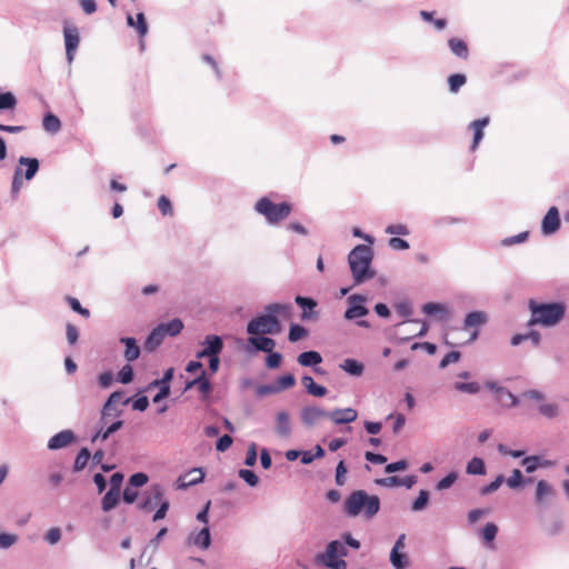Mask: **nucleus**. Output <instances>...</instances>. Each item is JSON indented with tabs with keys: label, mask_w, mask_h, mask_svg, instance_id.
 Returning <instances> with one entry per match:
<instances>
[{
	"label": "nucleus",
	"mask_w": 569,
	"mask_h": 569,
	"mask_svg": "<svg viewBox=\"0 0 569 569\" xmlns=\"http://www.w3.org/2000/svg\"><path fill=\"white\" fill-rule=\"evenodd\" d=\"M528 308L531 317L528 326L553 327L559 323L566 313V306L562 302L541 303L529 300Z\"/></svg>",
	"instance_id": "nucleus-1"
},
{
	"label": "nucleus",
	"mask_w": 569,
	"mask_h": 569,
	"mask_svg": "<svg viewBox=\"0 0 569 569\" xmlns=\"http://www.w3.org/2000/svg\"><path fill=\"white\" fill-rule=\"evenodd\" d=\"M268 313L256 317L248 326L247 331L249 335H278L281 332V326L274 313L289 316L290 306L273 303L267 307Z\"/></svg>",
	"instance_id": "nucleus-2"
},
{
	"label": "nucleus",
	"mask_w": 569,
	"mask_h": 569,
	"mask_svg": "<svg viewBox=\"0 0 569 569\" xmlns=\"http://www.w3.org/2000/svg\"><path fill=\"white\" fill-rule=\"evenodd\" d=\"M349 266L353 276L355 284H360L371 278L375 272L370 269L372 250L366 244H358L348 256Z\"/></svg>",
	"instance_id": "nucleus-3"
},
{
	"label": "nucleus",
	"mask_w": 569,
	"mask_h": 569,
	"mask_svg": "<svg viewBox=\"0 0 569 569\" xmlns=\"http://www.w3.org/2000/svg\"><path fill=\"white\" fill-rule=\"evenodd\" d=\"M379 509V498L368 495L365 490L353 491L345 501V510L351 517L362 512L367 518H372Z\"/></svg>",
	"instance_id": "nucleus-4"
},
{
	"label": "nucleus",
	"mask_w": 569,
	"mask_h": 569,
	"mask_svg": "<svg viewBox=\"0 0 569 569\" xmlns=\"http://www.w3.org/2000/svg\"><path fill=\"white\" fill-rule=\"evenodd\" d=\"M254 208L260 214L264 216L270 223H277L286 219L291 212L290 203H273L267 197H263L260 200H258Z\"/></svg>",
	"instance_id": "nucleus-5"
},
{
	"label": "nucleus",
	"mask_w": 569,
	"mask_h": 569,
	"mask_svg": "<svg viewBox=\"0 0 569 569\" xmlns=\"http://www.w3.org/2000/svg\"><path fill=\"white\" fill-rule=\"evenodd\" d=\"M63 38L66 46V56L69 63H72L74 59V52L80 43L79 30L74 26L66 24L63 28Z\"/></svg>",
	"instance_id": "nucleus-6"
},
{
	"label": "nucleus",
	"mask_w": 569,
	"mask_h": 569,
	"mask_svg": "<svg viewBox=\"0 0 569 569\" xmlns=\"http://www.w3.org/2000/svg\"><path fill=\"white\" fill-rule=\"evenodd\" d=\"M366 300V297L361 295L350 296L347 299L349 307L345 312V318L347 320H353L367 316L369 310L363 306Z\"/></svg>",
	"instance_id": "nucleus-7"
},
{
	"label": "nucleus",
	"mask_w": 569,
	"mask_h": 569,
	"mask_svg": "<svg viewBox=\"0 0 569 569\" xmlns=\"http://www.w3.org/2000/svg\"><path fill=\"white\" fill-rule=\"evenodd\" d=\"M488 389L495 391L496 400L506 408L518 406L519 399L511 391L503 387H499L496 382L488 381L485 385Z\"/></svg>",
	"instance_id": "nucleus-8"
},
{
	"label": "nucleus",
	"mask_w": 569,
	"mask_h": 569,
	"mask_svg": "<svg viewBox=\"0 0 569 569\" xmlns=\"http://www.w3.org/2000/svg\"><path fill=\"white\" fill-rule=\"evenodd\" d=\"M201 346L202 349L197 353L198 359L219 356L223 349V341L219 336L209 335L204 338Z\"/></svg>",
	"instance_id": "nucleus-9"
},
{
	"label": "nucleus",
	"mask_w": 569,
	"mask_h": 569,
	"mask_svg": "<svg viewBox=\"0 0 569 569\" xmlns=\"http://www.w3.org/2000/svg\"><path fill=\"white\" fill-rule=\"evenodd\" d=\"M300 418L305 426L313 427L322 419H328V411L316 406H307L301 409Z\"/></svg>",
	"instance_id": "nucleus-10"
},
{
	"label": "nucleus",
	"mask_w": 569,
	"mask_h": 569,
	"mask_svg": "<svg viewBox=\"0 0 569 569\" xmlns=\"http://www.w3.org/2000/svg\"><path fill=\"white\" fill-rule=\"evenodd\" d=\"M357 418L358 412L353 408L335 409L332 411H328V419L336 425L350 423L357 420Z\"/></svg>",
	"instance_id": "nucleus-11"
},
{
	"label": "nucleus",
	"mask_w": 569,
	"mask_h": 569,
	"mask_svg": "<svg viewBox=\"0 0 569 569\" xmlns=\"http://www.w3.org/2000/svg\"><path fill=\"white\" fill-rule=\"evenodd\" d=\"M560 227L559 211L556 207H551L542 219L541 229L545 234L556 232Z\"/></svg>",
	"instance_id": "nucleus-12"
},
{
	"label": "nucleus",
	"mask_w": 569,
	"mask_h": 569,
	"mask_svg": "<svg viewBox=\"0 0 569 569\" xmlns=\"http://www.w3.org/2000/svg\"><path fill=\"white\" fill-rule=\"evenodd\" d=\"M74 441V435L71 430H63L50 438L48 448L57 450L64 448Z\"/></svg>",
	"instance_id": "nucleus-13"
},
{
	"label": "nucleus",
	"mask_w": 569,
	"mask_h": 569,
	"mask_svg": "<svg viewBox=\"0 0 569 569\" xmlns=\"http://www.w3.org/2000/svg\"><path fill=\"white\" fill-rule=\"evenodd\" d=\"M23 168H26L24 178H33L39 169V161L36 158L21 157L19 159V167L16 170L14 178L22 174Z\"/></svg>",
	"instance_id": "nucleus-14"
},
{
	"label": "nucleus",
	"mask_w": 569,
	"mask_h": 569,
	"mask_svg": "<svg viewBox=\"0 0 569 569\" xmlns=\"http://www.w3.org/2000/svg\"><path fill=\"white\" fill-rule=\"evenodd\" d=\"M347 556V548L338 540L329 542L323 553L318 555L317 559L330 560L331 558H341Z\"/></svg>",
	"instance_id": "nucleus-15"
},
{
	"label": "nucleus",
	"mask_w": 569,
	"mask_h": 569,
	"mask_svg": "<svg viewBox=\"0 0 569 569\" xmlns=\"http://www.w3.org/2000/svg\"><path fill=\"white\" fill-rule=\"evenodd\" d=\"M555 496V490L546 480H540L537 483L535 500L538 506L546 503Z\"/></svg>",
	"instance_id": "nucleus-16"
},
{
	"label": "nucleus",
	"mask_w": 569,
	"mask_h": 569,
	"mask_svg": "<svg viewBox=\"0 0 569 569\" xmlns=\"http://www.w3.org/2000/svg\"><path fill=\"white\" fill-rule=\"evenodd\" d=\"M489 123V118L485 117L477 119L469 124V128L473 131V141L471 149L475 150L483 138V129Z\"/></svg>",
	"instance_id": "nucleus-17"
},
{
	"label": "nucleus",
	"mask_w": 569,
	"mask_h": 569,
	"mask_svg": "<svg viewBox=\"0 0 569 569\" xmlns=\"http://www.w3.org/2000/svg\"><path fill=\"white\" fill-rule=\"evenodd\" d=\"M192 387H197L198 391L203 396L207 397L211 391V383L209 379L206 377V371L201 370L198 378L193 379L192 381H189L186 386V389H190Z\"/></svg>",
	"instance_id": "nucleus-18"
},
{
	"label": "nucleus",
	"mask_w": 569,
	"mask_h": 569,
	"mask_svg": "<svg viewBox=\"0 0 569 569\" xmlns=\"http://www.w3.org/2000/svg\"><path fill=\"white\" fill-rule=\"evenodd\" d=\"M164 332L162 327L154 328L144 341V349L148 351L156 350L164 339Z\"/></svg>",
	"instance_id": "nucleus-19"
},
{
	"label": "nucleus",
	"mask_w": 569,
	"mask_h": 569,
	"mask_svg": "<svg viewBox=\"0 0 569 569\" xmlns=\"http://www.w3.org/2000/svg\"><path fill=\"white\" fill-rule=\"evenodd\" d=\"M120 341L126 345L124 358L127 361L131 362L139 358L140 348L137 345V340L134 338L126 337L121 338Z\"/></svg>",
	"instance_id": "nucleus-20"
},
{
	"label": "nucleus",
	"mask_w": 569,
	"mask_h": 569,
	"mask_svg": "<svg viewBox=\"0 0 569 569\" xmlns=\"http://www.w3.org/2000/svg\"><path fill=\"white\" fill-rule=\"evenodd\" d=\"M276 431L281 437L290 435V419L286 411H280L276 417Z\"/></svg>",
	"instance_id": "nucleus-21"
},
{
	"label": "nucleus",
	"mask_w": 569,
	"mask_h": 569,
	"mask_svg": "<svg viewBox=\"0 0 569 569\" xmlns=\"http://www.w3.org/2000/svg\"><path fill=\"white\" fill-rule=\"evenodd\" d=\"M487 322V315L482 311H473L467 315L463 328L470 329V328H478Z\"/></svg>",
	"instance_id": "nucleus-22"
},
{
	"label": "nucleus",
	"mask_w": 569,
	"mask_h": 569,
	"mask_svg": "<svg viewBox=\"0 0 569 569\" xmlns=\"http://www.w3.org/2000/svg\"><path fill=\"white\" fill-rule=\"evenodd\" d=\"M301 382L306 390L308 391V393H310L311 396L325 397L327 395V389L320 385H317L312 377L310 376L302 377Z\"/></svg>",
	"instance_id": "nucleus-23"
},
{
	"label": "nucleus",
	"mask_w": 569,
	"mask_h": 569,
	"mask_svg": "<svg viewBox=\"0 0 569 569\" xmlns=\"http://www.w3.org/2000/svg\"><path fill=\"white\" fill-rule=\"evenodd\" d=\"M298 363L302 367L317 366L322 361L318 351H305L298 356Z\"/></svg>",
	"instance_id": "nucleus-24"
},
{
	"label": "nucleus",
	"mask_w": 569,
	"mask_h": 569,
	"mask_svg": "<svg viewBox=\"0 0 569 569\" xmlns=\"http://www.w3.org/2000/svg\"><path fill=\"white\" fill-rule=\"evenodd\" d=\"M248 341L258 350L271 352L276 347V341L268 337H250Z\"/></svg>",
	"instance_id": "nucleus-25"
},
{
	"label": "nucleus",
	"mask_w": 569,
	"mask_h": 569,
	"mask_svg": "<svg viewBox=\"0 0 569 569\" xmlns=\"http://www.w3.org/2000/svg\"><path fill=\"white\" fill-rule=\"evenodd\" d=\"M448 46L455 56L462 59H466L468 57V47L463 40L458 38H451L448 41Z\"/></svg>",
	"instance_id": "nucleus-26"
},
{
	"label": "nucleus",
	"mask_w": 569,
	"mask_h": 569,
	"mask_svg": "<svg viewBox=\"0 0 569 569\" xmlns=\"http://www.w3.org/2000/svg\"><path fill=\"white\" fill-rule=\"evenodd\" d=\"M120 500V492L109 490L101 500V508L104 512H108L116 508Z\"/></svg>",
	"instance_id": "nucleus-27"
},
{
	"label": "nucleus",
	"mask_w": 569,
	"mask_h": 569,
	"mask_svg": "<svg viewBox=\"0 0 569 569\" xmlns=\"http://www.w3.org/2000/svg\"><path fill=\"white\" fill-rule=\"evenodd\" d=\"M390 562L395 569H406L409 566V558L405 552L391 550Z\"/></svg>",
	"instance_id": "nucleus-28"
},
{
	"label": "nucleus",
	"mask_w": 569,
	"mask_h": 569,
	"mask_svg": "<svg viewBox=\"0 0 569 569\" xmlns=\"http://www.w3.org/2000/svg\"><path fill=\"white\" fill-rule=\"evenodd\" d=\"M340 368L351 376H361L363 372V365L355 359H346L340 365Z\"/></svg>",
	"instance_id": "nucleus-29"
},
{
	"label": "nucleus",
	"mask_w": 569,
	"mask_h": 569,
	"mask_svg": "<svg viewBox=\"0 0 569 569\" xmlns=\"http://www.w3.org/2000/svg\"><path fill=\"white\" fill-rule=\"evenodd\" d=\"M296 303L303 309V313H302L303 319L312 318V313L308 312V310L311 311L313 308L317 307L316 300H313L311 298L297 296Z\"/></svg>",
	"instance_id": "nucleus-30"
},
{
	"label": "nucleus",
	"mask_w": 569,
	"mask_h": 569,
	"mask_svg": "<svg viewBox=\"0 0 569 569\" xmlns=\"http://www.w3.org/2000/svg\"><path fill=\"white\" fill-rule=\"evenodd\" d=\"M159 327L163 328L164 336L169 335L174 337L179 335L183 329V323L180 319L176 318L169 321L168 323H161Z\"/></svg>",
	"instance_id": "nucleus-31"
},
{
	"label": "nucleus",
	"mask_w": 569,
	"mask_h": 569,
	"mask_svg": "<svg viewBox=\"0 0 569 569\" xmlns=\"http://www.w3.org/2000/svg\"><path fill=\"white\" fill-rule=\"evenodd\" d=\"M150 492L152 495V498L146 499V501L140 505V508H147L152 502H154V503L160 502L161 503L162 501H166L163 499V490H162L160 485H152L151 488H150Z\"/></svg>",
	"instance_id": "nucleus-32"
},
{
	"label": "nucleus",
	"mask_w": 569,
	"mask_h": 569,
	"mask_svg": "<svg viewBox=\"0 0 569 569\" xmlns=\"http://www.w3.org/2000/svg\"><path fill=\"white\" fill-rule=\"evenodd\" d=\"M467 473L469 475H485L486 473V467L485 462L480 458H472L466 468Z\"/></svg>",
	"instance_id": "nucleus-33"
},
{
	"label": "nucleus",
	"mask_w": 569,
	"mask_h": 569,
	"mask_svg": "<svg viewBox=\"0 0 569 569\" xmlns=\"http://www.w3.org/2000/svg\"><path fill=\"white\" fill-rule=\"evenodd\" d=\"M43 128L51 133H56L61 128V122L58 117L52 113H48L43 118Z\"/></svg>",
	"instance_id": "nucleus-34"
},
{
	"label": "nucleus",
	"mask_w": 569,
	"mask_h": 569,
	"mask_svg": "<svg viewBox=\"0 0 569 569\" xmlns=\"http://www.w3.org/2000/svg\"><path fill=\"white\" fill-rule=\"evenodd\" d=\"M278 392H281L283 390L290 389L296 385V378L293 375L288 373L284 376L279 377L274 382Z\"/></svg>",
	"instance_id": "nucleus-35"
},
{
	"label": "nucleus",
	"mask_w": 569,
	"mask_h": 569,
	"mask_svg": "<svg viewBox=\"0 0 569 569\" xmlns=\"http://www.w3.org/2000/svg\"><path fill=\"white\" fill-rule=\"evenodd\" d=\"M455 389L469 395H475L480 391V385L478 382H460L457 381L453 385Z\"/></svg>",
	"instance_id": "nucleus-36"
},
{
	"label": "nucleus",
	"mask_w": 569,
	"mask_h": 569,
	"mask_svg": "<svg viewBox=\"0 0 569 569\" xmlns=\"http://www.w3.org/2000/svg\"><path fill=\"white\" fill-rule=\"evenodd\" d=\"M90 451L87 448H82L76 457L73 469L80 471L86 468L90 459Z\"/></svg>",
	"instance_id": "nucleus-37"
},
{
	"label": "nucleus",
	"mask_w": 569,
	"mask_h": 569,
	"mask_svg": "<svg viewBox=\"0 0 569 569\" xmlns=\"http://www.w3.org/2000/svg\"><path fill=\"white\" fill-rule=\"evenodd\" d=\"M210 532L209 528L204 527L202 528L198 535L193 538V543L196 546H199L203 549H207L210 546Z\"/></svg>",
	"instance_id": "nucleus-38"
},
{
	"label": "nucleus",
	"mask_w": 569,
	"mask_h": 569,
	"mask_svg": "<svg viewBox=\"0 0 569 569\" xmlns=\"http://www.w3.org/2000/svg\"><path fill=\"white\" fill-rule=\"evenodd\" d=\"M307 335H308V331L302 326H300V325H291L290 329H289L288 339L291 342H296L298 340H301V339L306 338Z\"/></svg>",
	"instance_id": "nucleus-39"
},
{
	"label": "nucleus",
	"mask_w": 569,
	"mask_h": 569,
	"mask_svg": "<svg viewBox=\"0 0 569 569\" xmlns=\"http://www.w3.org/2000/svg\"><path fill=\"white\" fill-rule=\"evenodd\" d=\"M466 76L461 73L451 74L448 78V83L451 92H458V90L466 83Z\"/></svg>",
	"instance_id": "nucleus-40"
},
{
	"label": "nucleus",
	"mask_w": 569,
	"mask_h": 569,
	"mask_svg": "<svg viewBox=\"0 0 569 569\" xmlns=\"http://www.w3.org/2000/svg\"><path fill=\"white\" fill-rule=\"evenodd\" d=\"M122 398H123V395L119 391H114L110 395V397L102 410V419H106V417L108 416V412L111 409V406L113 403L122 402ZM127 402H128V400L123 401V403H127Z\"/></svg>",
	"instance_id": "nucleus-41"
},
{
	"label": "nucleus",
	"mask_w": 569,
	"mask_h": 569,
	"mask_svg": "<svg viewBox=\"0 0 569 569\" xmlns=\"http://www.w3.org/2000/svg\"><path fill=\"white\" fill-rule=\"evenodd\" d=\"M66 300H67L68 305L70 306V308H71L74 312L79 313L80 316H82V317H84V318H89V317H90V311H89L87 308H83V307L80 305V302H79V300H78L77 298H73V297L68 296V297L66 298Z\"/></svg>",
	"instance_id": "nucleus-42"
},
{
	"label": "nucleus",
	"mask_w": 569,
	"mask_h": 569,
	"mask_svg": "<svg viewBox=\"0 0 569 569\" xmlns=\"http://www.w3.org/2000/svg\"><path fill=\"white\" fill-rule=\"evenodd\" d=\"M503 480H505V479H503V476H501V475H500V476H498V477H497L493 481H491L488 486L482 487V488L480 489V493H481L482 496H487V495H489V493H492V492L497 491V490L500 488V486L502 485Z\"/></svg>",
	"instance_id": "nucleus-43"
},
{
	"label": "nucleus",
	"mask_w": 569,
	"mask_h": 569,
	"mask_svg": "<svg viewBox=\"0 0 569 569\" xmlns=\"http://www.w3.org/2000/svg\"><path fill=\"white\" fill-rule=\"evenodd\" d=\"M458 475L456 472L448 473L445 478H442L436 486V489L441 491L450 488L457 480Z\"/></svg>",
	"instance_id": "nucleus-44"
},
{
	"label": "nucleus",
	"mask_w": 569,
	"mask_h": 569,
	"mask_svg": "<svg viewBox=\"0 0 569 569\" xmlns=\"http://www.w3.org/2000/svg\"><path fill=\"white\" fill-rule=\"evenodd\" d=\"M318 562L325 565L326 567L330 569H346L347 562L343 559L340 558H331L330 560L326 559H317Z\"/></svg>",
	"instance_id": "nucleus-45"
},
{
	"label": "nucleus",
	"mask_w": 569,
	"mask_h": 569,
	"mask_svg": "<svg viewBox=\"0 0 569 569\" xmlns=\"http://www.w3.org/2000/svg\"><path fill=\"white\" fill-rule=\"evenodd\" d=\"M539 412L547 418H555L558 416L559 409L556 403H543L539 407Z\"/></svg>",
	"instance_id": "nucleus-46"
},
{
	"label": "nucleus",
	"mask_w": 569,
	"mask_h": 569,
	"mask_svg": "<svg viewBox=\"0 0 569 569\" xmlns=\"http://www.w3.org/2000/svg\"><path fill=\"white\" fill-rule=\"evenodd\" d=\"M428 500H429V492L426 490H421L419 492V496L412 503V510H415V511L422 510L427 506Z\"/></svg>",
	"instance_id": "nucleus-47"
},
{
	"label": "nucleus",
	"mask_w": 569,
	"mask_h": 569,
	"mask_svg": "<svg viewBox=\"0 0 569 569\" xmlns=\"http://www.w3.org/2000/svg\"><path fill=\"white\" fill-rule=\"evenodd\" d=\"M497 531H498L497 526L492 522H488L482 529V538L487 542H492L496 538Z\"/></svg>",
	"instance_id": "nucleus-48"
},
{
	"label": "nucleus",
	"mask_w": 569,
	"mask_h": 569,
	"mask_svg": "<svg viewBox=\"0 0 569 569\" xmlns=\"http://www.w3.org/2000/svg\"><path fill=\"white\" fill-rule=\"evenodd\" d=\"M239 477L243 479L249 486L254 487L257 486L259 479L257 475L249 470V469H240L239 470Z\"/></svg>",
	"instance_id": "nucleus-49"
},
{
	"label": "nucleus",
	"mask_w": 569,
	"mask_h": 569,
	"mask_svg": "<svg viewBox=\"0 0 569 569\" xmlns=\"http://www.w3.org/2000/svg\"><path fill=\"white\" fill-rule=\"evenodd\" d=\"M118 379L122 383H129L133 379V370L130 365H126L121 368V370L118 373Z\"/></svg>",
	"instance_id": "nucleus-50"
},
{
	"label": "nucleus",
	"mask_w": 569,
	"mask_h": 569,
	"mask_svg": "<svg viewBox=\"0 0 569 569\" xmlns=\"http://www.w3.org/2000/svg\"><path fill=\"white\" fill-rule=\"evenodd\" d=\"M268 357L266 358V366L270 369H276L280 366L282 356L279 352H268Z\"/></svg>",
	"instance_id": "nucleus-51"
},
{
	"label": "nucleus",
	"mask_w": 569,
	"mask_h": 569,
	"mask_svg": "<svg viewBox=\"0 0 569 569\" xmlns=\"http://www.w3.org/2000/svg\"><path fill=\"white\" fill-rule=\"evenodd\" d=\"M522 473L519 469H515L512 475L506 480L507 486L515 489L522 483Z\"/></svg>",
	"instance_id": "nucleus-52"
},
{
	"label": "nucleus",
	"mask_w": 569,
	"mask_h": 569,
	"mask_svg": "<svg viewBox=\"0 0 569 569\" xmlns=\"http://www.w3.org/2000/svg\"><path fill=\"white\" fill-rule=\"evenodd\" d=\"M148 476L143 472H137V473H133L130 478H129V485L132 486V487H142L144 486L147 482H148Z\"/></svg>",
	"instance_id": "nucleus-53"
},
{
	"label": "nucleus",
	"mask_w": 569,
	"mask_h": 569,
	"mask_svg": "<svg viewBox=\"0 0 569 569\" xmlns=\"http://www.w3.org/2000/svg\"><path fill=\"white\" fill-rule=\"evenodd\" d=\"M158 208L163 216L172 214V206L170 200L166 196H161L158 199Z\"/></svg>",
	"instance_id": "nucleus-54"
},
{
	"label": "nucleus",
	"mask_w": 569,
	"mask_h": 569,
	"mask_svg": "<svg viewBox=\"0 0 569 569\" xmlns=\"http://www.w3.org/2000/svg\"><path fill=\"white\" fill-rule=\"evenodd\" d=\"M136 28L141 38L148 33V24L142 12L137 14Z\"/></svg>",
	"instance_id": "nucleus-55"
},
{
	"label": "nucleus",
	"mask_w": 569,
	"mask_h": 569,
	"mask_svg": "<svg viewBox=\"0 0 569 569\" xmlns=\"http://www.w3.org/2000/svg\"><path fill=\"white\" fill-rule=\"evenodd\" d=\"M256 393L258 397H264L268 395H274V393H279V392H278L276 385L271 383V385L258 386L256 389Z\"/></svg>",
	"instance_id": "nucleus-56"
},
{
	"label": "nucleus",
	"mask_w": 569,
	"mask_h": 569,
	"mask_svg": "<svg viewBox=\"0 0 569 569\" xmlns=\"http://www.w3.org/2000/svg\"><path fill=\"white\" fill-rule=\"evenodd\" d=\"M347 468L343 461H340L336 469V482L338 486H343L346 482Z\"/></svg>",
	"instance_id": "nucleus-57"
},
{
	"label": "nucleus",
	"mask_w": 569,
	"mask_h": 569,
	"mask_svg": "<svg viewBox=\"0 0 569 569\" xmlns=\"http://www.w3.org/2000/svg\"><path fill=\"white\" fill-rule=\"evenodd\" d=\"M422 311L426 315L432 316V315H436L438 312H443L445 311V307L442 305H440V303L428 302V303L423 305Z\"/></svg>",
	"instance_id": "nucleus-58"
},
{
	"label": "nucleus",
	"mask_w": 569,
	"mask_h": 569,
	"mask_svg": "<svg viewBox=\"0 0 569 569\" xmlns=\"http://www.w3.org/2000/svg\"><path fill=\"white\" fill-rule=\"evenodd\" d=\"M460 359V352L459 351H450L448 352L442 360L440 361L439 367L446 368L450 363H455Z\"/></svg>",
	"instance_id": "nucleus-59"
},
{
	"label": "nucleus",
	"mask_w": 569,
	"mask_h": 569,
	"mask_svg": "<svg viewBox=\"0 0 569 569\" xmlns=\"http://www.w3.org/2000/svg\"><path fill=\"white\" fill-rule=\"evenodd\" d=\"M386 232L390 233V234L407 236L409 233V230H408L407 226H405L402 223H397V224L388 226L386 229Z\"/></svg>",
	"instance_id": "nucleus-60"
},
{
	"label": "nucleus",
	"mask_w": 569,
	"mask_h": 569,
	"mask_svg": "<svg viewBox=\"0 0 569 569\" xmlns=\"http://www.w3.org/2000/svg\"><path fill=\"white\" fill-rule=\"evenodd\" d=\"M376 483L383 487H399L400 486V478L397 476H390L382 479H377Z\"/></svg>",
	"instance_id": "nucleus-61"
},
{
	"label": "nucleus",
	"mask_w": 569,
	"mask_h": 569,
	"mask_svg": "<svg viewBox=\"0 0 569 569\" xmlns=\"http://www.w3.org/2000/svg\"><path fill=\"white\" fill-rule=\"evenodd\" d=\"M66 336H67L68 342L70 345H74L79 338L78 329L73 325L68 323L66 327Z\"/></svg>",
	"instance_id": "nucleus-62"
},
{
	"label": "nucleus",
	"mask_w": 569,
	"mask_h": 569,
	"mask_svg": "<svg viewBox=\"0 0 569 569\" xmlns=\"http://www.w3.org/2000/svg\"><path fill=\"white\" fill-rule=\"evenodd\" d=\"M257 461V446L256 443H251L247 450V456L244 463L249 467H252Z\"/></svg>",
	"instance_id": "nucleus-63"
},
{
	"label": "nucleus",
	"mask_w": 569,
	"mask_h": 569,
	"mask_svg": "<svg viewBox=\"0 0 569 569\" xmlns=\"http://www.w3.org/2000/svg\"><path fill=\"white\" fill-rule=\"evenodd\" d=\"M389 247L395 250H406L409 248V243L401 238L393 237L389 239Z\"/></svg>",
	"instance_id": "nucleus-64"
}]
</instances>
